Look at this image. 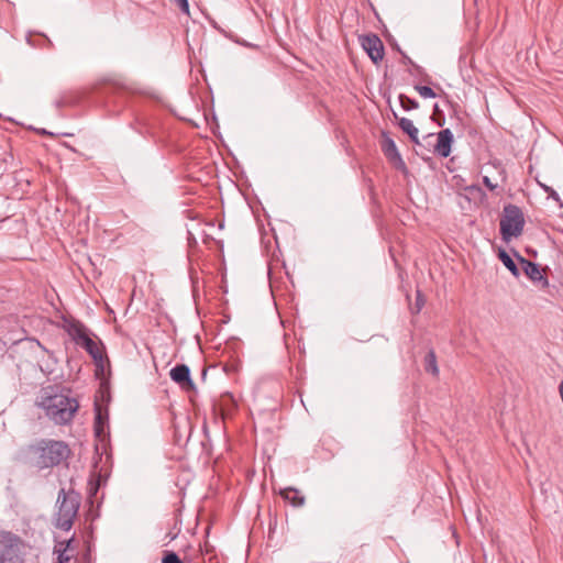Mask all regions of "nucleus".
<instances>
[{
	"mask_svg": "<svg viewBox=\"0 0 563 563\" xmlns=\"http://www.w3.org/2000/svg\"><path fill=\"white\" fill-rule=\"evenodd\" d=\"M40 406L45 410L46 416L56 424H66L74 418L79 405L75 398L63 394L49 395L45 397Z\"/></svg>",
	"mask_w": 563,
	"mask_h": 563,
	"instance_id": "1",
	"label": "nucleus"
},
{
	"mask_svg": "<svg viewBox=\"0 0 563 563\" xmlns=\"http://www.w3.org/2000/svg\"><path fill=\"white\" fill-rule=\"evenodd\" d=\"M57 512L55 516V527L69 531L73 527L80 507V496L75 490L66 492L62 488L57 497Z\"/></svg>",
	"mask_w": 563,
	"mask_h": 563,
	"instance_id": "2",
	"label": "nucleus"
},
{
	"mask_svg": "<svg viewBox=\"0 0 563 563\" xmlns=\"http://www.w3.org/2000/svg\"><path fill=\"white\" fill-rule=\"evenodd\" d=\"M38 468H47L58 465L69 454L67 444L62 441H42L36 446Z\"/></svg>",
	"mask_w": 563,
	"mask_h": 563,
	"instance_id": "3",
	"label": "nucleus"
},
{
	"mask_svg": "<svg viewBox=\"0 0 563 563\" xmlns=\"http://www.w3.org/2000/svg\"><path fill=\"white\" fill-rule=\"evenodd\" d=\"M24 542L10 532L0 531V563H24Z\"/></svg>",
	"mask_w": 563,
	"mask_h": 563,
	"instance_id": "4",
	"label": "nucleus"
},
{
	"mask_svg": "<svg viewBox=\"0 0 563 563\" xmlns=\"http://www.w3.org/2000/svg\"><path fill=\"white\" fill-rule=\"evenodd\" d=\"M499 225L504 241L508 242L512 238H518L525 227V218L521 209L515 205L505 206Z\"/></svg>",
	"mask_w": 563,
	"mask_h": 563,
	"instance_id": "5",
	"label": "nucleus"
},
{
	"mask_svg": "<svg viewBox=\"0 0 563 563\" xmlns=\"http://www.w3.org/2000/svg\"><path fill=\"white\" fill-rule=\"evenodd\" d=\"M361 44L368 57L374 64H378L384 57V45L382 40L375 35H364L361 38Z\"/></svg>",
	"mask_w": 563,
	"mask_h": 563,
	"instance_id": "6",
	"label": "nucleus"
},
{
	"mask_svg": "<svg viewBox=\"0 0 563 563\" xmlns=\"http://www.w3.org/2000/svg\"><path fill=\"white\" fill-rule=\"evenodd\" d=\"M518 260L521 271L529 279H531L533 283L540 284L543 288L548 287L549 282L547 277L543 276L538 264L530 262L520 255H518Z\"/></svg>",
	"mask_w": 563,
	"mask_h": 563,
	"instance_id": "7",
	"label": "nucleus"
},
{
	"mask_svg": "<svg viewBox=\"0 0 563 563\" xmlns=\"http://www.w3.org/2000/svg\"><path fill=\"white\" fill-rule=\"evenodd\" d=\"M170 378L183 388H192L194 382L190 377V369L185 364H178L170 369Z\"/></svg>",
	"mask_w": 563,
	"mask_h": 563,
	"instance_id": "8",
	"label": "nucleus"
},
{
	"mask_svg": "<svg viewBox=\"0 0 563 563\" xmlns=\"http://www.w3.org/2000/svg\"><path fill=\"white\" fill-rule=\"evenodd\" d=\"M383 151L386 157L394 164L397 169H405L406 164L401 158L400 153L394 140L387 137L383 143Z\"/></svg>",
	"mask_w": 563,
	"mask_h": 563,
	"instance_id": "9",
	"label": "nucleus"
},
{
	"mask_svg": "<svg viewBox=\"0 0 563 563\" xmlns=\"http://www.w3.org/2000/svg\"><path fill=\"white\" fill-rule=\"evenodd\" d=\"M453 134L450 129H444L438 133V142L434 146L435 153L441 157H448L451 153Z\"/></svg>",
	"mask_w": 563,
	"mask_h": 563,
	"instance_id": "10",
	"label": "nucleus"
},
{
	"mask_svg": "<svg viewBox=\"0 0 563 563\" xmlns=\"http://www.w3.org/2000/svg\"><path fill=\"white\" fill-rule=\"evenodd\" d=\"M65 329L78 345L89 336L87 328L77 320H65Z\"/></svg>",
	"mask_w": 563,
	"mask_h": 563,
	"instance_id": "11",
	"label": "nucleus"
},
{
	"mask_svg": "<svg viewBox=\"0 0 563 563\" xmlns=\"http://www.w3.org/2000/svg\"><path fill=\"white\" fill-rule=\"evenodd\" d=\"M399 128L406 133L408 134V136L410 137V140L416 143V144H419V139H418V134H419V131L418 129L415 126L413 122L410 120V119H407V118H400L399 119Z\"/></svg>",
	"mask_w": 563,
	"mask_h": 563,
	"instance_id": "12",
	"label": "nucleus"
},
{
	"mask_svg": "<svg viewBox=\"0 0 563 563\" xmlns=\"http://www.w3.org/2000/svg\"><path fill=\"white\" fill-rule=\"evenodd\" d=\"M280 496L290 501V504L295 507H300L305 504V497L301 496L299 490L296 488H285L280 490Z\"/></svg>",
	"mask_w": 563,
	"mask_h": 563,
	"instance_id": "13",
	"label": "nucleus"
},
{
	"mask_svg": "<svg viewBox=\"0 0 563 563\" xmlns=\"http://www.w3.org/2000/svg\"><path fill=\"white\" fill-rule=\"evenodd\" d=\"M80 346L84 347L95 361H102V352L98 344L90 336L85 339Z\"/></svg>",
	"mask_w": 563,
	"mask_h": 563,
	"instance_id": "14",
	"label": "nucleus"
},
{
	"mask_svg": "<svg viewBox=\"0 0 563 563\" xmlns=\"http://www.w3.org/2000/svg\"><path fill=\"white\" fill-rule=\"evenodd\" d=\"M498 257L515 277H519L520 269L506 251H500Z\"/></svg>",
	"mask_w": 563,
	"mask_h": 563,
	"instance_id": "15",
	"label": "nucleus"
},
{
	"mask_svg": "<svg viewBox=\"0 0 563 563\" xmlns=\"http://www.w3.org/2000/svg\"><path fill=\"white\" fill-rule=\"evenodd\" d=\"M424 368L427 372L431 373L432 375L439 374V368L437 365V357L435 353L431 350L427 353L424 358Z\"/></svg>",
	"mask_w": 563,
	"mask_h": 563,
	"instance_id": "16",
	"label": "nucleus"
},
{
	"mask_svg": "<svg viewBox=\"0 0 563 563\" xmlns=\"http://www.w3.org/2000/svg\"><path fill=\"white\" fill-rule=\"evenodd\" d=\"M399 102L404 110H413L419 107V103L417 100L406 96V95H399Z\"/></svg>",
	"mask_w": 563,
	"mask_h": 563,
	"instance_id": "17",
	"label": "nucleus"
},
{
	"mask_svg": "<svg viewBox=\"0 0 563 563\" xmlns=\"http://www.w3.org/2000/svg\"><path fill=\"white\" fill-rule=\"evenodd\" d=\"M103 415L101 412V409L97 406L96 407V418H95V431L97 435H100L103 432Z\"/></svg>",
	"mask_w": 563,
	"mask_h": 563,
	"instance_id": "18",
	"label": "nucleus"
},
{
	"mask_svg": "<svg viewBox=\"0 0 563 563\" xmlns=\"http://www.w3.org/2000/svg\"><path fill=\"white\" fill-rule=\"evenodd\" d=\"M415 89L422 98H435V92L428 86H416Z\"/></svg>",
	"mask_w": 563,
	"mask_h": 563,
	"instance_id": "19",
	"label": "nucleus"
},
{
	"mask_svg": "<svg viewBox=\"0 0 563 563\" xmlns=\"http://www.w3.org/2000/svg\"><path fill=\"white\" fill-rule=\"evenodd\" d=\"M162 563H183V561L175 552L169 551L165 553Z\"/></svg>",
	"mask_w": 563,
	"mask_h": 563,
	"instance_id": "20",
	"label": "nucleus"
},
{
	"mask_svg": "<svg viewBox=\"0 0 563 563\" xmlns=\"http://www.w3.org/2000/svg\"><path fill=\"white\" fill-rule=\"evenodd\" d=\"M542 188L548 194V198L553 199L554 201L559 202L561 207H563L559 194L553 188L545 185H542Z\"/></svg>",
	"mask_w": 563,
	"mask_h": 563,
	"instance_id": "21",
	"label": "nucleus"
},
{
	"mask_svg": "<svg viewBox=\"0 0 563 563\" xmlns=\"http://www.w3.org/2000/svg\"><path fill=\"white\" fill-rule=\"evenodd\" d=\"M55 552L57 553V561L58 563H68L70 560V556L66 553V548H55Z\"/></svg>",
	"mask_w": 563,
	"mask_h": 563,
	"instance_id": "22",
	"label": "nucleus"
},
{
	"mask_svg": "<svg viewBox=\"0 0 563 563\" xmlns=\"http://www.w3.org/2000/svg\"><path fill=\"white\" fill-rule=\"evenodd\" d=\"M424 301L421 297L420 291H417V301H416V312H419L423 306Z\"/></svg>",
	"mask_w": 563,
	"mask_h": 563,
	"instance_id": "23",
	"label": "nucleus"
},
{
	"mask_svg": "<svg viewBox=\"0 0 563 563\" xmlns=\"http://www.w3.org/2000/svg\"><path fill=\"white\" fill-rule=\"evenodd\" d=\"M483 183L489 190H494L497 187V185L492 183V180L487 176L483 178Z\"/></svg>",
	"mask_w": 563,
	"mask_h": 563,
	"instance_id": "24",
	"label": "nucleus"
},
{
	"mask_svg": "<svg viewBox=\"0 0 563 563\" xmlns=\"http://www.w3.org/2000/svg\"><path fill=\"white\" fill-rule=\"evenodd\" d=\"M40 133H41V134H48V132H47L46 130H44V129H43V130H41V131H40Z\"/></svg>",
	"mask_w": 563,
	"mask_h": 563,
	"instance_id": "25",
	"label": "nucleus"
}]
</instances>
